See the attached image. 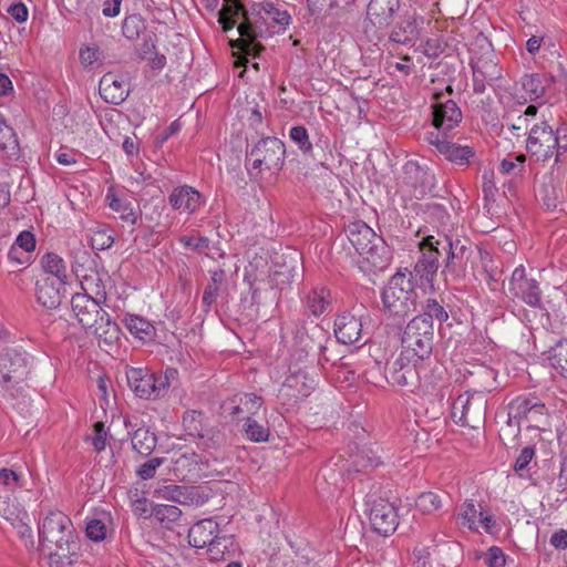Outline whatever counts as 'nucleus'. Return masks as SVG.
<instances>
[{"label":"nucleus","instance_id":"5","mask_svg":"<svg viewBox=\"0 0 567 567\" xmlns=\"http://www.w3.org/2000/svg\"><path fill=\"white\" fill-rule=\"evenodd\" d=\"M507 425L514 426L517 433L522 422L528 423L527 431H540L547 417L548 410L543 401L535 394L518 395L507 405Z\"/></svg>","mask_w":567,"mask_h":567},{"label":"nucleus","instance_id":"21","mask_svg":"<svg viewBox=\"0 0 567 567\" xmlns=\"http://www.w3.org/2000/svg\"><path fill=\"white\" fill-rule=\"evenodd\" d=\"M473 71V91L476 94L485 92L486 86L502 76L497 62L488 58H478L471 62Z\"/></svg>","mask_w":567,"mask_h":567},{"label":"nucleus","instance_id":"17","mask_svg":"<svg viewBox=\"0 0 567 567\" xmlns=\"http://www.w3.org/2000/svg\"><path fill=\"white\" fill-rule=\"evenodd\" d=\"M509 293L534 308L542 307V290L534 278H528L524 266H518L508 282Z\"/></svg>","mask_w":567,"mask_h":567},{"label":"nucleus","instance_id":"6","mask_svg":"<svg viewBox=\"0 0 567 567\" xmlns=\"http://www.w3.org/2000/svg\"><path fill=\"white\" fill-rule=\"evenodd\" d=\"M434 326L424 320L412 319L403 330L401 344L403 358L424 361L431 358L433 351Z\"/></svg>","mask_w":567,"mask_h":567},{"label":"nucleus","instance_id":"31","mask_svg":"<svg viewBox=\"0 0 567 567\" xmlns=\"http://www.w3.org/2000/svg\"><path fill=\"white\" fill-rule=\"evenodd\" d=\"M154 496L173 501L183 505L198 504V494L194 487L181 485H163L154 491Z\"/></svg>","mask_w":567,"mask_h":567},{"label":"nucleus","instance_id":"25","mask_svg":"<svg viewBox=\"0 0 567 567\" xmlns=\"http://www.w3.org/2000/svg\"><path fill=\"white\" fill-rule=\"evenodd\" d=\"M478 507L480 509L472 499H466L460 508L457 519L468 529L477 530L478 525H482L486 532H491L495 520L491 514H484L481 505Z\"/></svg>","mask_w":567,"mask_h":567},{"label":"nucleus","instance_id":"43","mask_svg":"<svg viewBox=\"0 0 567 567\" xmlns=\"http://www.w3.org/2000/svg\"><path fill=\"white\" fill-rule=\"evenodd\" d=\"M380 457L369 447H363L353 456L352 467L355 472H367L381 464Z\"/></svg>","mask_w":567,"mask_h":567},{"label":"nucleus","instance_id":"2","mask_svg":"<svg viewBox=\"0 0 567 567\" xmlns=\"http://www.w3.org/2000/svg\"><path fill=\"white\" fill-rule=\"evenodd\" d=\"M346 233L355 251L377 270L384 269L391 259L389 247L364 221L350 223Z\"/></svg>","mask_w":567,"mask_h":567},{"label":"nucleus","instance_id":"60","mask_svg":"<svg viewBox=\"0 0 567 567\" xmlns=\"http://www.w3.org/2000/svg\"><path fill=\"white\" fill-rule=\"evenodd\" d=\"M261 9L272 17L274 21L280 25H288L290 23V14L287 11L279 10L274 3L266 2L261 4Z\"/></svg>","mask_w":567,"mask_h":567},{"label":"nucleus","instance_id":"40","mask_svg":"<svg viewBox=\"0 0 567 567\" xmlns=\"http://www.w3.org/2000/svg\"><path fill=\"white\" fill-rule=\"evenodd\" d=\"M553 80L551 76L533 73L525 75L522 84L529 99L537 100L544 95L547 84Z\"/></svg>","mask_w":567,"mask_h":567},{"label":"nucleus","instance_id":"4","mask_svg":"<svg viewBox=\"0 0 567 567\" xmlns=\"http://www.w3.org/2000/svg\"><path fill=\"white\" fill-rule=\"evenodd\" d=\"M384 310L398 318H404L415 311L417 293L412 272L398 271L382 291Z\"/></svg>","mask_w":567,"mask_h":567},{"label":"nucleus","instance_id":"42","mask_svg":"<svg viewBox=\"0 0 567 567\" xmlns=\"http://www.w3.org/2000/svg\"><path fill=\"white\" fill-rule=\"evenodd\" d=\"M150 516L154 517L162 527L169 529L181 518L182 511L175 505L158 504L152 508Z\"/></svg>","mask_w":567,"mask_h":567},{"label":"nucleus","instance_id":"14","mask_svg":"<svg viewBox=\"0 0 567 567\" xmlns=\"http://www.w3.org/2000/svg\"><path fill=\"white\" fill-rule=\"evenodd\" d=\"M443 93L434 95L435 103L432 105V125L433 130L427 133H441L449 135L462 121L463 114L455 101L449 99L443 101Z\"/></svg>","mask_w":567,"mask_h":567},{"label":"nucleus","instance_id":"34","mask_svg":"<svg viewBox=\"0 0 567 567\" xmlns=\"http://www.w3.org/2000/svg\"><path fill=\"white\" fill-rule=\"evenodd\" d=\"M123 323L130 333L140 340H153L156 336L154 324L142 316L127 313L123 319Z\"/></svg>","mask_w":567,"mask_h":567},{"label":"nucleus","instance_id":"36","mask_svg":"<svg viewBox=\"0 0 567 567\" xmlns=\"http://www.w3.org/2000/svg\"><path fill=\"white\" fill-rule=\"evenodd\" d=\"M331 305V292L323 286L312 288L307 296L306 306L308 310L316 317H319L329 310Z\"/></svg>","mask_w":567,"mask_h":567},{"label":"nucleus","instance_id":"49","mask_svg":"<svg viewBox=\"0 0 567 567\" xmlns=\"http://www.w3.org/2000/svg\"><path fill=\"white\" fill-rule=\"evenodd\" d=\"M218 13L234 19L241 17L243 21H250L248 18V11L240 0H224L223 7Z\"/></svg>","mask_w":567,"mask_h":567},{"label":"nucleus","instance_id":"11","mask_svg":"<svg viewBox=\"0 0 567 567\" xmlns=\"http://www.w3.org/2000/svg\"><path fill=\"white\" fill-rule=\"evenodd\" d=\"M168 372L164 375L156 374L147 369L130 368L126 379L131 390L141 399H157L165 394L168 383Z\"/></svg>","mask_w":567,"mask_h":567},{"label":"nucleus","instance_id":"44","mask_svg":"<svg viewBox=\"0 0 567 567\" xmlns=\"http://www.w3.org/2000/svg\"><path fill=\"white\" fill-rule=\"evenodd\" d=\"M145 29V20L140 13L127 16L122 23V33L131 41L138 39Z\"/></svg>","mask_w":567,"mask_h":567},{"label":"nucleus","instance_id":"28","mask_svg":"<svg viewBox=\"0 0 567 567\" xmlns=\"http://www.w3.org/2000/svg\"><path fill=\"white\" fill-rule=\"evenodd\" d=\"M399 9L400 0H370L367 16L374 27L383 29L391 24Z\"/></svg>","mask_w":567,"mask_h":567},{"label":"nucleus","instance_id":"48","mask_svg":"<svg viewBox=\"0 0 567 567\" xmlns=\"http://www.w3.org/2000/svg\"><path fill=\"white\" fill-rule=\"evenodd\" d=\"M245 433L247 437L252 442H266L269 437V429L250 416L246 417Z\"/></svg>","mask_w":567,"mask_h":567},{"label":"nucleus","instance_id":"9","mask_svg":"<svg viewBox=\"0 0 567 567\" xmlns=\"http://www.w3.org/2000/svg\"><path fill=\"white\" fill-rule=\"evenodd\" d=\"M450 243L451 238L443 234L427 235L419 243L421 258L414 266V272L426 282H432L440 268V259H444L447 249H442L443 241Z\"/></svg>","mask_w":567,"mask_h":567},{"label":"nucleus","instance_id":"64","mask_svg":"<svg viewBox=\"0 0 567 567\" xmlns=\"http://www.w3.org/2000/svg\"><path fill=\"white\" fill-rule=\"evenodd\" d=\"M93 432L94 436L92 439V444L95 451L101 452L105 449L107 439V433L104 429L103 422H95L93 425Z\"/></svg>","mask_w":567,"mask_h":567},{"label":"nucleus","instance_id":"59","mask_svg":"<svg viewBox=\"0 0 567 567\" xmlns=\"http://www.w3.org/2000/svg\"><path fill=\"white\" fill-rule=\"evenodd\" d=\"M114 244V237L107 229L96 230L92 237V246L95 249H109Z\"/></svg>","mask_w":567,"mask_h":567},{"label":"nucleus","instance_id":"50","mask_svg":"<svg viewBox=\"0 0 567 567\" xmlns=\"http://www.w3.org/2000/svg\"><path fill=\"white\" fill-rule=\"evenodd\" d=\"M198 446L205 450L218 449L223 444V436L213 427H205L204 433L197 437Z\"/></svg>","mask_w":567,"mask_h":567},{"label":"nucleus","instance_id":"8","mask_svg":"<svg viewBox=\"0 0 567 567\" xmlns=\"http://www.w3.org/2000/svg\"><path fill=\"white\" fill-rule=\"evenodd\" d=\"M285 144L277 137L260 138L250 151L246 152L245 164L248 171L279 172L285 162Z\"/></svg>","mask_w":567,"mask_h":567},{"label":"nucleus","instance_id":"7","mask_svg":"<svg viewBox=\"0 0 567 567\" xmlns=\"http://www.w3.org/2000/svg\"><path fill=\"white\" fill-rule=\"evenodd\" d=\"M29 372L25 354L16 350L2 353L0 355V388L3 395L10 399L21 395Z\"/></svg>","mask_w":567,"mask_h":567},{"label":"nucleus","instance_id":"46","mask_svg":"<svg viewBox=\"0 0 567 567\" xmlns=\"http://www.w3.org/2000/svg\"><path fill=\"white\" fill-rule=\"evenodd\" d=\"M442 497L435 492H424L415 501L416 508L423 514H434L442 508Z\"/></svg>","mask_w":567,"mask_h":567},{"label":"nucleus","instance_id":"52","mask_svg":"<svg viewBox=\"0 0 567 567\" xmlns=\"http://www.w3.org/2000/svg\"><path fill=\"white\" fill-rule=\"evenodd\" d=\"M535 456V447L533 445L525 446L519 455L517 456L515 464H514V471L520 476V477H527L528 475L525 474L528 473V465L532 462V460Z\"/></svg>","mask_w":567,"mask_h":567},{"label":"nucleus","instance_id":"30","mask_svg":"<svg viewBox=\"0 0 567 567\" xmlns=\"http://www.w3.org/2000/svg\"><path fill=\"white\" fill-rule=\"evenodd\" d=\"M318 138L315 144L310 141L308 131L302 125H296L290 128L289 137L298 146L301 153L306 156L316 158L313 148L321 150L329 146V140L322 133H316Z\"/></svg>","mask_w":567,"mask_h":567},{"label":"nucleus","instance_id":"19","mask_svg":"<svg viewBox=\"0 0 567 567\" xmlns=\"http://www.w3.org/2000/svg\"><path fill=\"white\" fill-rule=\"evenodd\" d=\"M101 300H106L105 293H102L100 298H92L87 293L79 292L72 296V312L85 331L92 328L101 315L105 312L100 306Z\"/></svg>","mask_w":567,"mask_h":567},{"label":"nucleus","instance_id":"24","mask_svg":"<svg viewBox=\"0 0 567 567\" xmlns=\"http://www.w3.org/2000/svg\"><path fill=\"white\" fill-rule=\"evenodd\" d=\"M101 97L106 102L118 105L128 95L126 82L122 75L109 72L102 76L99 84Z\"/></svg>","mask_w":567,"mask_h":567},{"label":"nucleus","instance_id":"55","mask_svg":"<svg viewBox=\"0 0 567 567\" xmlns=\"http://www.w3.org/2000/svg\"><path fill=\"white\" fill-rule=\"evenodd\" d=\"M134 243L140 251H148L151 247L157 245L154 230L151 227H144L135 236Z\"/></svg>","mask_w":567,"mask_h":567},{"label":"nucleus","instance_id":"61","mask_svg":"<svg viewBox=\"0 0 567 567\" xmlns=\"http://www.w3.org/2000/svg\"><path fill=\"white\" fill-rule=\"evenodd\" d=\"M505 555L499 547L493 546L484 554V564L487 567H504Z\"/></svg>","mask_w":567,"mask_h":567},{"label":"nucleus","instance_id":"58","mask_svg":"<svg viewBox=\"0 0 567 567\" xmlns=\"http://www.w3.org/2000/svg\"><path fill=\"white\" fill-rule=\"evenodd\" d=\"M164 463L163 457H153L148 460L147 462L143 463L137 470L136 474L142 480H150L154 477L157 467H159Z\"/></svg>","mask_w":567,"mask_h":567},{"label":"nucleus","instance_id":"32","mask_svg":"<svg viewBox=\"0 0 567 567\" xmlns=\"http://www.w3.org/2000/svg\"><path fill=\"white\" fill-rule=\"evenodd\" d=\"M200 194L194 187L184 185L175 188L168 197L174 209H183L189 214L200 206Z\"/></svg>","mask_w":567,"mask_h":567},{"label":"nucleus","instance_id":"38","mask_svg":"<svg viewBox=\"0 0 567 567\" xmlns=\"http://www.w3.org/2000/svg\"><path fill=\"white\" fill-rule=\"evenodd\" d=\"M547 360L550 367L567 379V338H561L548 350Z\"/></svg>","mask_w":567,"mask_h":567},{"label":"nucleus","instance_id":"1","mask_svg":"<svg viewBox=\"0 0 567 567\" xmlns=\"http://www.w3.org/2000/svg\"><path fill=\"white\" fill-rule=\"evenodd\" d=\"M40 547L51 565L70 567L80 549L79 536L71 519L60 511L50 512L39 527Z\"/></svg>","mask_w":567,"mask_h":567},{"label":"nucleus","instance_id":"35","mask_svg":"<svg viewBox=\"0 0 567 567\" xmlns=\"http://www.w3.org/2000/svg\"><path fill=\"white\" fill-rule=\"evenodd\" d=\"M86 332L92 333L106 344H112L118 339L121 330L105 311L101 315L100 319H97V322L92 328H89Z\"/></svg>","mask_w":567,"mask_h":567},{"label":"nucleus","instance_id":"41","mask_svg":"<svg viewBox=\"0 0 567 567\" xmlns=\"http://www.w3.org/2000/svg\"><path fill=\"white\" fill-rule=\"evenodd\" d=\"M106 199L110 200L109 205L112 210L120 214V218L123 221L130 223L132 225L136 224L141 212L138 208H134L130 202L121 199L115 195L107 194Z\"/></svg>","mask_w":567,"mask_h":567},{"label":"nucleus","instance_id":"62","mask_svg":"<svg viewBox=\"0 0 567 567\" xmlns=\"http://www.w3.org/2000/svg\"><path fill=\"white\" fill-rule=\"evenodd\" d=\"M247 414H255L262 404L261 396L255 393H244L238 398Z\"/></svg>","mask_w":567,"mask_h":567},{"label":"nucleus","instance_id":"56","mask_svg":"<svg viewBox=\"0 0 567 567\" xmlns=\"http://www.w3.org/2000/svg\"><path fill=\"white\" fill-rule=\"evenodd\" d=\"M86 536L93 542H101L106 537V525L101 519H91L86 524Z\"/></svg>","mask_w":567,"mask_h":567},{"label":"nucleus","instance_id":"29","mask_svg":"<svg viewBox=\"0 0 567 567\" xmlns=\"http://www.w3.org/2000/svg\"><path fill=\"white\" fill-rule=\"evenodd\" d=\"M219 526L212 518H206L194 524L188 530V543L195 548H204L218 534Z\"/></svg>","mask_w":567,"mask_h":567},{"label":"nucleus","instance_id":"45","mask_svg":"<svg viewBox=\"0 0 567 567\" xmlns=\"http://www.w3.org/2000/svg\"><path fill=\"white\" fill-rule=\"evenodd\" d=\"M183 426L189 436L197 437L206 427L204 413L197 410L186 411L183 415Z\"/></svg>","mask_w":567,"mask_h":567},{"label":"nucleus","instance_id":"12","mask_svg":"<svg viewBox=\"0 0 567 567\" xmlns=\"http://www.w3.org/2000/svg\"><path fill=\"white\" fill-rule=\"evenodd\" d=\"M486 404L481 392L460 394L452 404V419L462 426L476 429L485 420Z\"/></svg>","mask_w":567,"mask_h":567},{"label":"nucleus","instance_id":"15","mask_svg":"<svg viewBox=\"0 0 567 567\" xmlns=\"http://www.w3.org/2000/svg\"><path fill=\"white\" fill-rule=\"evenodd\" d=\"M442 249H447L446 256L443 259V274H449L454 277H463L467 270L471 258L474 254L472 245L467 240L458 238L443 241Z\"/></svg>","mask_w":567,"mask_h":567},{"label":"nucleus","instance_id":"18","mask_svg":"<svg viewBox=\"0 0 567 567\" xmlns=\"http://www.w3.org/2000/svg\"><path fill=\"white\" fill-rule=\"evenodd\" d=\"M402 184L410 188L414 197H423L434 189L435 176L429 167L408 161L403 166Z\"/></svg>","mask_w":567,"mask_h":567},{"label":"nucleus","instance_id":"53","mask_svg":"<svg viewBox=\"0 0 567 567\" xmlns=\"http://www.w3.org/2000/svg\"><path fill=\"white\" fill-rule=\"evenodd\" d=\"M228 545H231L230 538L226 536L219 537L218 535H216V537H214V540L206 546L210 559H223L225 551L228 549Z\"/></svg>","mask_w":567,"mask_h":567},{"label":"nucleus","instance_id":"51","mask_svg":"<svg viewBox=\"0 0 567 567\" xmlns=\"http://www.w3.org/2000/svg\"><path fill=\"white\" fill-rule=\"evenodd\" d=\"M388 371L386 368L383 369L380 361H374L373 364L364 371L365 380L375 385L383 386V383H388Z\"/></svg>","mask_w":567,"mask_h":567},{"label":"nucleus","instance_id":"63","mask_svg":"<svg viewBox=\"0 0 567 567\" xmlns=\"http://www.w3.org/2000/svg\"><path fill=\"white\" fill-rule=\"evenodd\" d=\"M11 247H18L19 250L30 254L35 248L34 235L28 230L21 231Z\"/></svg>","mask_w":567,"mask_h":567},{"label":"nucleus","instance_id":"26","mask_svg":"<svg viewBox=\"0 0 567 567\" xmlns=\"http://www.w3.org/2000/svg\"><path fill=\"white\" fill-rule=\"evenodd\" d=\"M124 425L131 435L133 450L142 456L151 455L157 445L155 433L147 426H137V423H133L128 417H125Z\"/></svg>","mask_w":567,"mask_h":567},{"label":"nucleus","instance_id":"20","mask_svg":"<svg viewBox=\"0 0 567 567\" xmlns=\"http://www.w3.org/2000/svg\"><path fill=\"white\" fill-rule=\"evenodd\" d=\"M414 360L403 358V353L386 364L388 383L413 391L419 383V372Z\"/></svg>","mask_w":567,"mask_h":567},{"label":"nucleus","instance_id":"33","mask_svg":"<svg viewBox=\"0 0 567 567\" xmlns=\"http://www.w3.org/2000/svg\"><path fill=\"white\" fill-rule=\"evenodd\" d=\"M449 317L444 300L429 297L421 302L420 313L414 319L424 320L425 323L433 326L434 320L441 324L447 321Z\"/></svg>","mask_w":567,"mask_h":567},{"label":"nucleus","instance_id":"54","mask_svg":"<svg viewBox=\"0 0 567 567\" xmlns=\"http://www.w3.org/2000/svg\"><path fill=\"white\" fill-rule=\"evenodd\" d=\"M293 347L296 348V353L298 354L299 360L307 357L312 350L313 341L309 338L305 328L298 329L295 336Z\"/></svg>","mask_w":567,"mask_h":567},{"label":"nucleus","instance_id":"27","mask_svg":"<svg viewBox=\"0 0 567 567\" xmlns=\"http://www.w3.org/2000/svg\"><path fill=\"white\" fill-rule=\"evenodd\" d=\"M424 22L422 16L406 13L392 29L389 39L398 44H410L420 37V25Z\"/></svg>","mask_w":567,"mask_h":567},{"label":"nucleus","instance_id":"37","mask_svg":"<svg viewBox=\"0 0 567 567\" xmlns=\"http://www.w3.org/2000/svg\"><path fill=\"white\" fill-rule=\"evenodd\" d=\"M0 151L9 157H19L20 145L17 133L0 115Z\"/></svg>","mask_w":567,"mask_h":567},{"label":"nucleus","instance_id":"10","mask_svg":"<svg viewBox=\"0 0 567 567\" xmlns=\"http://www.w3.org/2000/svg\"><path fill=\"white\" fill-rule=\"evenodd\" d=\"M369 319L370 317L363 307L338 313L333 323V332L338 342L342 344L360 342L368 334L365 329Z\"/></svg>","mask_w":567,"mask_h":567},{"label":"nucleus","instance_id":"16","mask_svg":"<svg viewBox=\"0 0 567 567\" xmlns=\"http://www.w3.org/2000/svg\"><path fill=\"white\" fill-rule=\"evenodd\" d=\"M424 140L435 151L444 156V158L453 164L460 166L470 165L472 158L475 156V151L468 145H460L453 143L450 136L441 135V133H425Z\"/></svg>","mask_w":567,"mask_h":567},{"label":"nucleus","instance_id":"23","mask_svg":"<svg viewBox=\"0 0 567 567\" xmlns=\"http://www.w3.org/2000/svg\"><path fill=\"white\" fill-rule=\"evenodd\" d=\"M239 39L230 40L231 48H236L246 55L259 56L264 47L257 41L262 35V30L251 23V21H241L237 27Z\"/></svg>","mask_w":567,"mask_h":567},{"label":"nucleus","instance_id":"47","mask_svg":"<svg viewBox=\"0 0 567 567\" xmlns=\"http://www.w3.org/2000/svg\"><path fill=\"white\" fill-rule=\"evenodd\" d=\"M73 255V265L72 270L78 278H87L86 274V266H89L92 262L91 254L83 247L80 246L72 251Z\"/></svg>","mask_w":567,"mask_h":567},{"label":"nucleus","instance_id":"39","mask_svg":"<svg viewBox=\"0 0 567 567\" xmlns=\"http://www.w3.org/2000/svg\"><path fill=\"white\" fill-rule=\"evenodd\" d=\"M41 266L43 270L54 276L61 282H68L69 276L66 272V266L62 257L54 252H47L41 258Z\"/></svg>","mask_w":567,"mask_h":567},{"label":"nucleus","instance_id":"3","mask_svg":"<svg viewBox=\"0 0 567 567\" xmlns=\"http://www.w3.org/2000/svg\"><path fill=\"white\" fill-rule=\"evenodd\" d=\"M526 150L536 161L546 162L555 156V162H559L567 153V123H560L555 130L546 121L535 124L529 131Z\"/></svg>","mask_w":567,"mask_h":567},{"label":"nucleus","instance_id":"22","mask_svg":"<svg viewBox=\"0 0 567 567\" xmlns=\"http://www.w3.org/2000/svg\"><path fill=\"white\" fill-rule=\"evenodd\" d=\"M51 277H43L35 284V296L38 302L47 309H56L64 297L65 285Z\"/></svg>","mask_w":567,"mask_h":567},{"label":"nucleus","instance_id":"57","mask_svg":"<svg viewBox=\"0 0 567 567\" xmlns=\"http://www.w3.org/2000/svg\"><path fill=\"white\" fill-rule=\"evenodd\" d=\"M0 518L10 522L12 525L19 518L18 508L8 496H0Z\"/></svg>","mask_w":567,"mask_h":567},{"label":"nucleus","instance_id":"13","mask_svg":"<svg viewBox=\"0 0 567 567\" xmlns=\"http://www.w3.org/2000/svg\"><path fill=\"white\" fill-rule=\"evenodd\" d=\"M369 520L372 529L382 536L393 534L399 525L396 507L385 498L369 496Z\"/></svg>","mask_w":567,"mask_h":567}]
</instances>
